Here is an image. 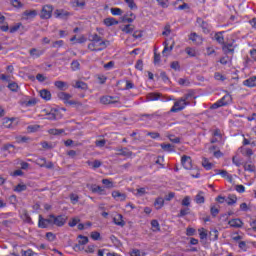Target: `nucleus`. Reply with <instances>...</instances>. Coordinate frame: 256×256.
Here are the masks:
<instances>
[{
	"label": "nucleus",
	"instance_id": "f257e3e1",
	"mask_svg": "<svg viewBox=\"0 0 256 256\" xmlns=\"http://www.w3.org/2000/svg\"><path fill=\"white\" fill-rule=\"evenodd\" d=\"M58 99H61V101H64V103L66 105H79V102L75 101V100H69L71 99L73 96L69 93L66 92H59L57 94Z\"/></svg>",
	"mask_w": 256,
	"mask_h": 256
},
{
	"label": "nucleus",
	"instance_id": "f03ea898",
	"mask_svg": "<svg viewBox=\"0 0 256 256\" xmlns=\"http://www.w3.org/2000/svg\"><path fill=\"white\" fill-rule=\"evenodd\" d=\"M51 219L52 225H55L56 227H63L65 223H67V216L65 215L55 216V214H51Z\"/></svg>",
	"mask_w": 256,
	"mask_h": 256
},
{
	"label": "nucleus",
	"instance_id": "7ed1b4c3",
	"mask_svg": "<svg viewBox=\"0 0 256 256\" xmlns=\"http://www.w3.org/2000/svg\"><path fill=\"white\" fill-rule=\"evenodd\" d=\"M49 225H53V218H51V214L49 215L48 218H43L42 215H39V220H38L39 229H47Z\"/></svg>",
	"mask_w": 256,
	"mask_h": 256
},
{
	"label": "nucleus",
	"instance_id": "20e7f679",
	"mask_svg": "<svg viewBox=\"0 0 256 256\" xmlns=\"http://www.w3.org/2000/svg\"><path fill=\"white\" fill-rule=\"evenodd\" d=\"M51 15H53V6L51 5L43 6L40 13V19H51Z\"/></svg>",
	"mask_w": 256,
	"mask_h": 256
},
{
	"label": "nucleus",
	"instance_id": "39448f33",
	"mask_svg": "<svg viewBox=\"0 0 256 256\" xmlns=\"http://www.w3.org/2000/svg\"><path fill=\"white\" fill-rule=\"evenodd\" d=\"M187 105H189V103H184L180 98L174 103L173 107L170 109V113H179V111H183L184 107H187Z\"/></svg>",
	"mask_w": 256,
	"mask_h": 256
},
{
	"label": "nucleus",
	"instance_id": "423d86ee",
	"mask_svg": "<svg viewBox=\"0 0 256 256\" xmlns=\"http://www.w3.org/2000/svg\"><path fill=\"white\" fill-rule=\"evenodd\" d=\"M100 103H102V105H115V103H119V101L115 100V97L112 96H103L100 99Z\"/></svg>",
	"mask_w": 256,
	"mask_h": 256
},
{
	"label": "nucleus",
	"instance_id": "0eeeda50",
	"mask_svg": "<svg viewBox=\"0 0 256 256\" xmlns=\"http://www.w3.org/2000/svg\"><path fill=\"white\" fill-rule=\"evenodd\" d=\"M181 164L184 167V169H192L193 167V164H191V158L187 155L182 156Z\"/></svg>",
	"mask_w": 256,
	"mask_h": 256
},
{
	"label": "nucleus",
	"instance_id": "6e6552de",
	"mask_svg": "<svg viewBox=\"0 0 256 256\" xmlns=\"http://www.w3.org/2000/svg\"><path fill=\"white\" fill-rule=\"evenodd\" d=\"M54 17H56V19H67V17H69V12L63 9H57L54 12Z\"/></svg>",
	"mask_w": 256,
	"mask_h": 256
},
{
	"label": "nucleus",
	"instance_id": "1a4fd4ad",
	"mask_svg": "<svg viewBox=\"0 0 256 256\" xmlns=\"http://www.w3.org/2000/svg\"><path fill=\"white\" fill-rule=\"evenodd\" d=\"M228 225H230V227H234L235 229H241V227H243V221H241L239 218L231 219L229 220Z\"/></svg>",
	"mask_w": 256,
	"mask_h": 256
},
{
	"label": "nucleus",
	"instance_id": "9d476101",
	"mask_svg": "<svg viewBox=\"0 0 256 256\" xmlns=\"http://www.w3.org/2000/svg\"><path fill=\"white\" fill-rule=\"evenodd\" d=\"M163 45L164 49L162 51V55H166L168 52L171 53V51H173V47H175V41H172L170 46L168 41H165Z\"/></svg>",
	"mask_w": 256,
	"mask_h": 256
},
{
	"label": "nucleus",
	"instance_id": "9b49d317",
	"mask_svg": "<svg viewBox=\"0 0 256 256\" xmlns=\"http://www.w3.org/2000/svg\"><path fill=\"white\" fill-rule=\"evenodd\" d=\"M193 99H195V93H193V91L188 92L181 98V100L184 103H188V105H190V101H193Z\"/></svg>",
	"mask_w": 256,
	"mask_h": 256
},
{
	"label": "nucleus",
	"instance_id": "f8f14e48",
	"mask_svg": "<svg viewBox=\"0 0 256 256\" xmlns=\"http://www.w3.org/2000/svg\"><path fill=\"white\" fill-rule=\"evenodd\" d=\"M74 89H81L82 91H87L89 89V86H87V83L78 80L75 84H73Z\"/></svg>",
	"mask_w": 256,
	"mask_h": 256
},
{
	"label": "nucleus",
	"instance_id": "ddd939ff",
	"mask_svg": "<svg viewBox=\"0 0 256 256\" xmlns=\"http://www.w3.org/2000/svg\"><path fill=\"white\" fill-rule=\"evenodd\" d=\"M245 87H256V76H252L243 81Z\"/></svg>",
	"mask_w": 256,
	"mask_h": 256
},
{
	"label": "nucleus",
	"instance_id": "4468645a",
	"mask_svg": "<svg viewBox=\"0 0 256 256\" xmlns=\"http://www.w3.org/2000/svg\"><path fill=\"white\" fill-rule=\"evenodd\" d=\"M113 223L118 227H125V222L123 221V215L117 214V216L113 218Z\"/></svg>",
	"mask_w": 256,
	"mask_h": 256
},
{
	"label": "nucleus",
	"instance_id": "2eb2a0df",
	"mask_svg": "<svg viewBox=\"0 0 256 256\" xmlns=\"http://www.w3.org/2000/svg\"><path fill=\"white\" fill-rule=\"evenodd\" d=\"M222 51H224L226 55H228V53H235V48H233V43H227V44L224 43L222 46Z\"/></svg>",
	"mask_w": 256,
	"mask_h": 256
},
{
	"label": "nucleus",
	"instance_id": "dca6fc26",
	"mask_svg": "<svg viewBox=\"0 0 256 256\" xmlns=\"http://www.w3.org/2000/svg\"><path fill=\"white\" fill-rule=\"evenodd\" d=\"M104 25H106V27H113V25H119V22L117 19L109 17L104 19Z\"/></svg>",
	"mask_w": 256,
	"mask_h": 256
},
{
	"label": "nucleus",
	"instance_id": "f3484780",
	"mask_svg": "<svg viewBox=\"0 0 256 256\" xmlns=\"http://www.w3.org/2000/svg\"><path fill=\"white\" fill-rule=\"evenodd\" d=\"M40 97L44 99L45 101H51V91L47 89H42L40 91Z\"/></svg>",
	"mask_w": 256,
	"mask_h": 256
},
{
	"label": "nucleus",
	"instance_id": "a211bd4d",
	"mask_svg": "<svg viewBox=\"0 0 256 256\" xmlns=\"http://www.w3.org/2000/svg\"><path fill=\"white\" fill-rule=\"evenodd\" d=\"M202 167L206 169V171H211L213 169V163L209 162V159L203 157L202 158Z\"/></svg>",
	"mask_w": 256,
	"mask_h": 256
},
{
	"label": "nucleus",
	"instance_id": "6ab92c4d",
	"mask_svg": "<svg viewBox=\"0 0 256 256\" xmlns=\"http://www.w3.org/2000/svg\"><path fill=\"white\" fill-rule=\"evenodd\" d=\"M39 161H40V163H42L41 167H45L46 169H53V167H55L53 162H48L47 163V159L46 158H40Z\"/></svg>",
	"mask_w": 256,
	"mask_h": 256
},
{
	"label": "nucleus",
	"instance_id": "aec40b11",
	"mask_svg": "<svg viewBox=\"0 0 256 256\" xmlns=\"http://www.w3.org/2000/svg\"><path fill=\"white\" fill-rule=\"evenodd\" d=\"M119 153L117 155H121L122 157H131L133 155L132 151H129L128 148H122L118 150Z\"/></svg>",
	"mask_w": 256,
	"mask_h": 256
},
{
	"label": "nucleus",
	"instance_id": "412c9836",
	"mask_svg": "<svg viewBox=\"0 0 256 256\" xmlns=\"http://www.w3.org/2000/svg\"><path fill=\"white\" fill-rule=\"evenodd\" d=\"M218 101L222 104V107H225V105H229V103H231V95L226 94Z\"/></svg>",
	"mask_w": 256,
	"mask_h": 256
},
{
	"label": "nucleus",
	"instance_id": "4be33fe9",
	"mask_svg": "<svg viewBox=\"0 0 256 256\" xmlns=\"http://www.w3.org/2000/svg\"><path fill=\"white\" fill-rule=\"evenodd\" d=\"M163 205H165V199L159 197L154 202L155 209L159 210L162 209Z\"/></svg>",
	"mask_w": 256,
	"mask_h": 256
},
{
	"label": "nucleus",
	"instance_id": "5701e85b",
	"mask_svg": "<svg viewBox=\"0 0 256 256\" xmlns=\"http://www.w3.org/2000/svg\"><path fill=\"white\" fill-rule=\"evenodd\" d=\"M13 121H15V118H4L2 125L3 127H5L6 129H11V125H13Z\"/></svg>",
	"mask_w": 256,
	"mask_h": 256
},
{
	"label": "nucleus",
	"instance_id": "b1692460",
	"mask_svg": "<svg viewBox=\"0 0 256 256\" xmlns=\"http://www.w3.org/2000/svg\"><path fill=\"white\" fill-rule=\"evenodd\" d=\"M112 197L116 201H125V199H127V195L125 193H112Z\"/></svg>",
	"mask_w": 256,
	"mask_h": 256
},
{
	"label": "nucleus",
	"instance_id": "393cba45",
	"mask_svg": "<svg viewBox=\"0 0 256 256\" xmlns=\"http://www.w3.org/2000/svg\"><path fill=\"white\" fill-rule=\"evenodd\" d=\"M23 16L35 19V17H37V10H26L23 12Z\"/></svg>",
	"mask_w": 256,
	"mask_h": 256
},
{
	"label": "nucleus",
	"instance_id": "a878e982",
	"mask_svg": "<svg viewBox=\"0 0 256 256\" xmlns=\"http://www.w3.org/2000/svg\"><path fill=\"white\" fill-rule=\"evenodd\" d=\"M229 191H237V193H245V186L243 185H233Z\"/></svg>",
	"mask_w": 256,
	"mask_h": 256
},
{
	"label": "nucleus",
	"instance_id": "bb28decb",
	"mask_svg": "<svg viewBox=\"0 0 256 256\" xmlns=\"http://www.w3.org/2000/svg\"><path fill=\"white\" fill-rule=\"evenodd\" d=\"M10 3L15 7V9H23L25 7V4H23L20 0H10Z\"/></svg>",
	"mask_w": 256,
	"mask_h": 256
},
{
	"label": "nucleus",
	"instance_id": "cd10ccee",
	"mask_svg": "<svg viewBox=\"0 0 256 256\" xmlns=\"http://www.w3.org/2000/svg\"><path fill=\"white\" fill-rule=\"evenodd\" d=\"M55 87L59 89L60 91H65V87H67V82L63 81H55L54 82Z\"/></svg>",
	"mask_w": 256,
	"mask_h": 256
},
{
	"label": "nucleus",
	"instance_id": "c85d7f7f",
	"mask_svg": "<svg viewBox=\"0 0 256 256\" xmlns=\"http://www.w3.org/2000/svg\"><path fill=\"white\" fill-rule=\"evenodd\" d=\"M244 171H249L250 173H255V165L244 162L243 164Z\"/></svg>",
	"mask_w": 256,
	"mask_h": 256
},
{
	"label": "nucleus",
	"instance_id": "c756f323",
	"mask_svg": "<svg viewBox=\"0 0 256 256\" xmlns=\"http://www.w3.org/2000/svg\"><path fill=\"white\" fill-rule=\"evenodd\" d=\"M227 205H235L237 203V196L235 194L229 195L226 199Z\"/></svg>",
	"mask_w": 256,
	"mask_h": 256
},
{
	"label": "nucleus",
	"instance_id": "7c9ffc66",
	"mask_svg": "<svg viewBox=\"0 0 256 256\" xmlns=\"http://www.w3.org/2000/svg\"><path fill=\"white\" fill-rule=\"evenodd\" d=\"M223 32H217L215 34V39L217 43H220V45H225V38H223Z\"/></svg>",
	"mask_w": 256,
	"mask_h": 256
},
{
	"label": "nucleus",
	"instance_id": "2f4dec72",
	"mask_svg": "<svg viewBox=\"0 0 256 256\" xmlns=\"http://www.w3.org/2000/svg\"><path fill=\"white\" fill-rule=\"evenodd\" d=\"M121 31H123V33H127V34L133 33V31H135V27L131 24H127L121 29Z\"/></svg>",
	"mask_w": 256,
	"mask_h": 256
},
{
	"label": "nucleus",
	"instance_id": "473e14b6",
	"mask_svg": "<svg viewBox=\"0 0 256 256\" xmlns=\"http://www.w3.org/2000/svg\"><path fill=\"white\" fill-rule=\"evenodd\" d=\"M147 99L149 101H157L158 99H161V94H159V93H149L147 95Z\"/></svg>",
	"mask_w": 256,
	"mask_h": 256
},
{
	"label": "nucleus",
	"instance_id": "72a5a7b5",
	"mask_svg": "<svg viewBox=\"0 0 256 256\" xmlns=\"http://www.w3.org/2000/svg\"><path fill=\"white\" fill-rule=\"evenodd\" d=\"M189 213H191V209H189V207L182 208L178 213L177 217L178 218L185 217V215H189Z\"/></svg>",
	"mask_w": 256,
	"mask_h": 256
},
{
	"label": "nucleus",
	"instance_id": "f704fd0d",
	"mask_svg": "<svg viewBox=\"0 0 256 256\" xmlns=\"http://www.w3.org/2000/svg\"><path fill=\"white\" fill-rule=\"evenodd\" d=\"M109 45H111V42L109 40H101L100 43L98 44V46L101 49V51H103V49H107V47H109Z\"/></svg>",
	"mask_w": 256,
	"mask_h": 256
},
{
	"label": "nucleus",
	"instance_id": "c9c22d12",
	"mask_svg": "<svg viewBox=\"0 0 256 256\" xmlns=\"http://www.w3.org/2000/svg\"><path fill=\"white\" fill-rule=\"evenodd\" d=\"M48 133L50 135H61L62 133H65V130L64 129L53 128V129H49Z\"/></svg>",
	"mask_w": 256,
	"mask_h": 256
},
{
	"label": "nucleus",
	"instance_id": "e433bc0d",
	"mask_svg": "<svg viewBox=\"0 0 256 256\" xmlns=\"http://www.w3.org/2000/svg\"><path fill=\"white\" fill-rule=\"evenodd\" d=\"M13 191H15L16 193H21V191H27V185L18 184L17 186L14 187Z\"/></svg>",
	"mask_w": 256,
	"mask_h": 256
},
{
	"label": "nucleus",
	"instance_id": "4c0bfd02",
	"mask_svg": "<svg viewBox=\"0 0 256 256\" xmlns=\"http://www.w3.org/2000/svg\"><path fill=\"white\" fill-rule=\"evenodd\" d=\"M90 191H92V193H97L98 191H99V193H103V191H105V189H103V187H101V186H97L96 184H93L90 187Z\"/></svg>",
	"mask_w": 256,
	"mask_h": 256
},
{
	"label": "nucleus",
	"instance_id": "58836bf2",
	"mask_svg": "<svg viewBox=\"0 0 256 256\" xmlns=\"http://www.w3.org/2000/svg\"><path fill=\"white\" fill-rule=\"evenodd\" d=\"M8 89H10V91H13V93H17L19 85L17 84V82H11L8 84Z\"/></svg>",
	"mask_w": 256,
	"mask_h": 256
},
{
	"label": "nucleus",
	"instance_id": "ea45409f",
	"mask_svg": "<svg viewBox=\"0 0 256 256\" xmlns=\"http://www.w3.org/2000/svg\"><path fill=\"white\" fill-rule=\"evenodd\" d=\"M93 43H100V41H103V37L99 36L97 33L91 35V39Z\"/></svg>",
	"mask_w": 256,
	"mask_h": 256
},
{
	"label": "nucleus",
	"instance_id": "a19ab883",
	"mask_svg": "<svg viewBox=\"0 0 256 256\" xmlns=\"http://www.w3.org/2000/svg\"><path fill=\"white\" fill-rule=\"evenodd\" d=\"M210 237H212V241H217V239H219V230L212 229L210 231Z\"/></svg>",
	"mask_w": 256,
	"mask_h": 256
},
{
	"label": "nucleus",
	"instance_id": "79ce46f5",
	"mask_svg": "<svg viewBox=\"0 0 256 256\" xmlns=\"http://www.w3.org/2000/svg\"><path fill=\"white\" fill-rule=\"evenodd\" d=\"M151 227L153 228V231H161V226L159 225V221L157 220L151 221Z\"/></svg>",
	"mask_w": 256,
	"mask_h": 256
},
{
	"label": "nucleus",
	"instance_id": "37998d69",
	"mask_svg": "<svg viewBox=\"0 0 256 256\" xmlns=\"http://www.w3.org/2000/svg\"><path fill=\"white\" fill-rule=\"evenodd\" d=\"M160 147H161V149H163V151H168V152L174 151L173 145H171V144L162 143V144H160Z\"/></svg>",
	"mask_w": 256,
	"mask_h": 256
},
{
	"label": "nucleus",
	"instance_id": "c03bdc74",
	"mask_svg": "<svg viewBox=\"0 0 256 256\" xmlns=\"http://www.w3.org/2000/svg\"><path fill=\"white\" fill-rule=\"evenodd\" d=\"M78 239H80L78 242L80 245H87L89 243V238L83 235H78Z\"/></svg>",
	"mask_w": 256,
	"mask_h": 256
},
{
	"label": "nucleus",
	"instance_id": "a18cd8bd",
	"mask_svg": "<svg viewBox=\"0 0 256 256\" xmlns=\"http://www.w3.org/2000/svg\"><path fill=\"white\" fill-rule=\"evenodd\" d=\"M232 162L234 165H236V167H241V165H244L243 160L237 158V156H233Z\"/></svg>",
	"mask_w": 256,
	"mask_h": 256
},
{
	"label": "nucleus",
	"instance_id": "49530a36",
	"mask_svg": "<svg viewBox=\"0 0 256 256\" xmlns=\"http://www.w3.org/2000/svg\"><path fill=\"white\" fill-rule=\"evenodd\" d=\"M102 183L107 189H113V182L111 180L103 179Z\"/></svg>",
	"mask_w": 256,
	"mask_h": 256
},
{
	"label": "nucleus",
	"instance_id": "de8ad7c7",
	"mask_svg": "<svg viewBox=\"0 0 256 256\" xmlns=\"http://www.w3.org/2000/svg\"><path fill=\"white\" fill-rule=\"evenodd\" d=\"M46 119L54 121L55 119H57V114H55V111L51 110L49 113L46 114Z\"/></svg>",
	"mask_w": 256,
	"mask_h": 256
},
{
	"label": "nucleus",
	"instance_id": "09e8293b",
	"mask_svg": "<svg viewBox=\"0 0 256 256\" xmlns=\"http://www.w3.org/2000/svg\"><path fill=\"white\" fill-rule=\"evenodd\" d=\"M97 42H92L90 44H88V49L90 51H94V52H97V51H101V49L97 48Z\"/></svg>",
	"mask_w": 256,
	"mask_h": 256
},
{
	"label": "nucleus",
	"instance_id": "8fccbe9b",
	"mask_svg": "<svg viewBox=\"0 0 256 256\" xmlns=\"http://www.w3.org/2000/svg\"><path fill=\"white\" fill-rule=\"evenodd\" d=\"M21 217L22 219H25L26 223H33V220L31 219V216H29V213H27V211H24Z\"/></svg>",
	"mask_w": 256,
	"mask_h": 256
},
{
	"label": "nucleus",
	"instance_id": "3c124183",
	"mask_svg": "<svg viewBox=\"0 0 256 256\" xmlns=\"http://www.w3.org/2000/svg\"><path fill=\"white\" fill-rule=\"evenodd\" d=\"M182 206L183 207H189L191 205V198L189 196H186L183 200H182Z\"/></svg>",
	"mask_w": 256,
	"mask_h": 256
},
{
	"label": "nucleus",
	"instance_id": "603ef678",
	"mask_svg": "<svg viewBox=\"0 0 256 256\" xmlns=\"http://www.w3.org/2000/svg\"><path fill=\"white\" fill-rule=\"evenodd\" d=\"M110 11L112 15H123V10H121V8H111Z\"/></svg>",
	"mask_w": 256,
	"mask_h": 256
},
{
	"label": "nucleus",
	"instance_id": "864d4df0",
	"mask_svg": "<svg viewBox=\"0 0 256 256\" xmlns=\"http://www.w3.org/2000/svg\"><path fill=\"white\" fill-rule=\"evenodd\" d=\"M70 200L73 205H76V203H79V196L77 194H70Z\"/></svg>",
	"mask_w": 256,
	"mask_h": 256
},
{
	"label": "nucleus",
	"instance_id": "5fc2aeb1",
	"mask_svg": "<svg viewBox=\"0 0 256 256\" xmlns=\"http://www.w3.org/2000/svg\"><path fill=\"white\" fill-rule=\"evenodd\" d=\"M22 25H23L22 23H17L16 25L12 26L10 28V33H17V31H19V29H21Z\"/></svg>",
	"mask_w": 256,
	"mask_h": 256
},
{
	"label": "nucleus",
	"instance_id": "6e6d98bb",
	"mask_svg": "<svg viewBox=\"0 0 256 256\" xmlns=\"http://www.w3.org/2000/svg\"><path fill=\"white\" fill-rule=\"evenodd\" d=\"M214 79H216V81H225L227 78L223 74L216 72L214 74Z\"/></svg>",
	"mask_w": 256,
	"mask_h": 256
},
{
	"label": "nucleus",
	"instance_id": "4d7b16f0",
	"mask_svg": "<svg viewBox=\"0 0 256 256\" xmlns=\"http://www.w3.org/2000/svg\"><path fill=\"white\" fill-rule=\"evenodd\" d=\"M171 69H174V71H179L181 69V65H179V61H173L170 64Z\"/></svg>",
	"mask_w": 256,
	"mask_h": 256
},
{
	"label": "nucleus",
	"instance_id": "13d9d810",
	"mask_svg": "<svg viewBox=\"0 0 256 256\" xmlns=\"http://www.w3.org/2000/svg\"><path fill=\"white\" fill-rule=\"evenodd\" d=\"M91 239L94 241H99L101 239V233L94 231L91 233Z\"/></svg>",
	"mask_w": 256,
	"mask_h": 256
},
{
	"label": "nucleus",
	"instance_id": "bf43d9fd",
	"mask_svg": "<svg viewBox=\"0 0 256 256\" xmlns=\"http://www.w3.org/2000/svg\"><path fill=\"white\" fill-rule=\"evenodd\" d=\"M210 213H211L212 217H216L217 215H219V208H217L215 206H211Z\"/></svg>",
	"mask_w": 256,
	"mask_h": 256
},
{
	"label": "nucleus",
	"instance_id": "052dcab7",
	"mask_svg": "<svg viewBox=\"0 0 256 256\" xmlns=\"http://www.w3.org/2000/svg\"><path fill=\"white\" fill-rule=\"evenodd\" d=\"M130 9H137V4L133 0H124Z\"/></svg>",
	"mask_w": 256,
	"mask_h": 256
},
{
	"label": "nucleus",
	"instance_id": "680f3d73",
	"mask_svg": "<svg viewBox=\"0 0 256 256\" xmlns=\"http://www.w3.org/2000/svg\"><path fill=\"white\" fill-rule=\"evenodd\" d=\"M168 138L171 143H181V138L175 137V135H169Z\"/></svg>",
	"mask_w": 256,
	"mask_h": 256
},
{
	"label": "nucleus",
	"instance_id": "e2e57ef3",
	"mask_svg": "<svg viewBox=\"0 0 256 256\" xmlns=\"http://www.w3.org/2000/svg\"><path fill=\"white\" fill-rule=\"evenodd\" d=\"M40 127L41 126H39V125H30V126H28V131L30 133H35V131H39Z\"/></svg>",
	"mask_w": 256,
	"mask_h": 256
},
{
	"label": "nucleus",
	"instance_id": "0e129e2a",
	"mask_svg": "<svg viewBox=\"0 0 256 256\" xmlns=\"http://www.w3.org/2000/svg\"><path fill=\"white\" fill-rule=\"evenodd\" d=\"M195 201L198 204L205 203V197L201 196V194H198L196 195Z\"/></svg>",
	"mask_w": 256,
	"mask_h": 256
},
{
	"label": "nucleus",
	"instance_id": "69168bd1",
	"mask_svg": "<svg viewBox=\"0 0 256 256\" xmlns=\"http://www.w3.org/2000/svg\"><path fill=\"white\" fill-rule=\"evenodd\" d=\"M135 69H138V71H143V60H137Z\"/></svg>",
	"mask_w": 256,
	"mask_h": 256
},
{
	"label": "nucleus",
	"instance_id": "338daca9",
	"mask_svg": "<svg viewBox=\"0 0 256 256\" xmlns=\"http://www.w3.org/2000/svg\"><path fill=\"white\" fill-rule=\"evenodd\" d=\"M22 255L23 256H33V255H35V252H33V250H31V249H28V250H22Z\"/></svg>",
	"mask_w": 256,
	"mask_h": 256
},
{
	"label": "nucleus",
	"instance_id": "774afa93",
	"mask_svg": "<svg viewBox=\"0 0 256 256\" xmlns=\"http://www.w3.org/2000/svg\"><path fill=\"white\" fill-rule=\"evenodd\" d=\"M74 5L76 7H84L85 6V0H74Z\"/></svg>",
	"mask_w": 256,
	"mask_h": 256
}]
</instances>
